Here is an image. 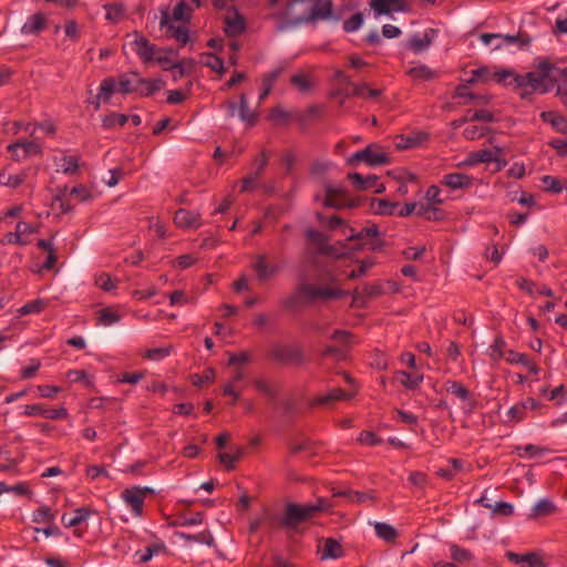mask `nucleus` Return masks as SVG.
I'll list each match as a JSON object with an SVG mask.
<instances>
[{
  "mask_svg": "<svg viewBox=\"0 0 567 567\" xmlns=\"http://www.w3.org/2000/svg\"><path fill=\"white\" fill-rule=\"evenodd\" d=\"M331 14V0H290L285 11L274 17L277 19V31L284 32L303 23L328 19Z\"/></svg>",
  "mask_w": 567,
  "mask_h": 567,
  "instance_id": "obj_1",
  "label": "nucleus"
},
{
  "mask_svg": "<svg viewBox=\"0 0 567 567\" xmlns=\"http://www.w3.org/2000/svg\"><path fill=\"white\" fill-rule=\"evenodd\" d=\"M349 230L350 234L346 240L357 243L351 247L352 250H361L363 248H368L372 251H379L384 247V241L380 238V230L375 224L363 227L358 233H354L353 228L351 227H349Z\"/></svg>",
  "mask_w": 567,
  "mask_h": 567,
  "instance_id": "obj_2",
  "label": "nucleus"
},
{
  "mask_svg": "<svg viewBox=\"0 0 567 567\" xmlns=\"http://www.w3.org/2000/svg\"><path fill=\"white\" fill-rule=\"evenodd\" d=\"M313 509L308 504L288 503L285 506L279 524L286 529H296L299 524L313 517Z\"/></svg>",
  "mask_w": 567,
  "mask_h": 567,
  "instance_id": "obj_3",
  "label": "nucleus"
},
{
  "mask_svg": "<svg viewBox=\"0 0 567 567\" xmlns=\"http://www.w3.org/2000/svg\"><path fill=\"white\" fill-rule=\"evenodd\" d=\"M480 38L484 44H491L493 40H497L498 42L494 45L495 50H499L504 45H517L522 50L529 47L532 43V37L524 31L505 35L499 33H482Z\"/></svg>",
  "mask_w": 567,
  "mask_h": 567,
  "instance_id": "obj_4",
  "label": "nucleus"
},
{
  "mask_svg": "<svg viewBox=\"0 0 567 567\" xmlns=\"http://www.w3.org/2000/svg\"><path fill=\"white\" fill-rule=\"evenodd\" d=\"M379 144H370L364 150L355 152L349 159V165H354L359 162H364L370 166L384 165L390 163V157L381 151Z\"/></svg>",
  "mask_w": 567,
  "mask_h": 567,
  "instance_id": "obj_5",
  "label": "nucleus"
},
{
  "mask_svg": "<svg viewBox=\"0 0 567 567\" xmlns=\"http://www.w3.org/2000/svg\"><path fill=\"white\" fill-rule=\"evenodd\" d=\"M269 357L280 363H297L303 362V351L299 347L276 343L271 347Z\"/></svg>",
  "mask_w": 567,
  "mask_h": 567,
  "instance_id": "obj_6",
  "label": "nucleus"
},
{
  "mask_svg": "<svg viewBox=\"0 0 567 567\" xmlns=\"http://www.w3.org/2000/svg\"><path fill=\"white\" fill-rule=\"evenodd\" d=\"M326 197L323 205L326 207H332L341 209L344 207H355L359 205L358 200L349 198L347 192L343 188H336L331 185H326Z\"/></svg>",
  "mask_w": 567,
  "mask_h": 567,
  "instance_id": "obj_7",
  "label": "nucleus"
},
{
  "mask_svg": "<svg viewBox=\"0 0 567 567\" xmlns=\"http://www.w3.org/2000/svg\"><path fill=\"white\" fill-rule=\"evenodd\" d=\"M528 86L532 91L539 90L540 93H547L554 85L549 83L545 75H542L537 71L528 72L525 75L515 78V87Z\"/></svg>",
  "mask_w": 567,
  "mask_h": 567,
  "instance_id": "obj_8",
  "label": "nucleus"
},
{
  "mask_svg": "<svg viewBox=\"0 0 567 567\" xmlns=\"http://www.w3.org/2000/svg\"><path fill=\"white\" fill-rule=\"evenodd\" d=\"M153 493L154 491L151 487L134 486L124 489L122 497L131 506L134 514L141 516L146 495H151Z\"/></svg>",
  "mask_w": 567,
  "mask_h": 567,
  "instance_id": "obj_9",
  "label": "nucleus"
},
{
  "mask_svg": "<svg viewBox=\"0 0 567 567\" xmlns=\"http://www.w3.org/2000/svg\"><path fill=\"white\" fill-rule=\"evenodd\" d=\"M8 151L12 153L13 159L19 162L32 155L42 154L41 146L35 141H17L8 145Z\"/></svg>",
  "mask_w": 567,
  "mask_h": 567,
  "instance_id": "obj_10",
  "label": "nucleus"
},
{
  "mask_svg": "<svg viewBox=\"0 0 567 567\" xmlns=\"http://www.w3.org/2000/svg\"><path fill=\"white\" fill-rule=\"evenodd\" d=\"M370 7L377 16L410 11V3L406 0H371Z\"/></svg>",
  "mask_w": 567,
  "mask_h": 567,
  "instance_id": "obj_11",
  "label": "nucleus"
},
{
  "mask_svg": "<svg viewBox=\"0 0 567 567\" xmlns=\"http://www.w3.org/2000/svg\"><path fill=\"white\" fill-rule=\"evenodd\" d=\"M161 27L167 29L169 37L176 39L181 45H185L189 41V32L187 28L183 25H174L171 21V17L167 9L162 10Z\"/></svg>",
  "mask_w": 567,
  "mask_h": 567,
  "instance_id": "obj_12",
  "label": "nucleus"
},
{
  "mask_svg": "<svg viewBox=\"0 0 567 567\" xmlns=\"http://www.w3.org/2000/svg\"><path fill=\"white\" fill-rule=\"evenodd\" d=\"M234 14L226 16L224 19L225 27L224 32L227 37L235 38L243 34L246 31V21L243 14H240L235 8H233Z\"/></svg>",
  "mask_w": 567,
  "mask_h": 567,
  "instance_id": "obj_13",
  "label": "nucleus"
},
{
  "mask_svg": "<svg viewBox=\"0 0 567 567\" xmlns=\"http://www.w3.org/2000/svg\"><path fill=\"white\" fill-rule=\"evenodd\" d=\"M323 545L319 546L318 553L320 554L321 560L337 559L344 555V550L340 542L334 538H324Z\"/></svg>",
  "mask_w": 567,
  "mask_h": 567,
  "instance_id": "obj_14",
  "label": "nucleus"
},
{
  "mask_svg": "<svg viewBox=\"0 0 567 567\" xmlns=\"http://www.w3.org/2000/svg\"><path fill=\"white\" fill-rule=\"evenodd\" d=\"M174 224L179 228H197L200 226V214L181 208L175 212Z\"/></svg>",
  "mask_w": 567,
  "mask_h": 567,
  "instance_id": "obj_15",
  "label": "nucleus"
},
{
  "mask_svg": "<svg viewBox=\"0 0 567 567\" xmlns=\"http://www.w3.org/2000/svg\"><path fill=\"white\" fill-rule=\"evenodd\" d=\"M141 82V76L137 72H128L118 76L117 85L118 92L123 94L136 93Z\"/></svg>",
  "mask_w": 567,
  "mask_h": 567,
  "instance_id": "obj_16",
  "label": "nucleus"
},
{
  "mask_svg": "<svg viewBox=\"0 0 567 567\" xmlns=\"http://www.w3.org/2000/svg\"><path fill=\"white\" fill-rule=\"evenodd\" d=\"M442 184L452 189H464L473 185V178L463 173H450L443 177Z\"/></svg>",
  "mask_w": 567,
  "mask_h": 567,
  "instance_id": "obj_17",
  "label": "nucleus"
},
{
  "mask_svg": "<svg viewBox=\"0 0 567 567\" xmlns=\"http://www.w3.org/2000/svg\"><path fill=\"white\" fill-rule=\"evenodd\" d=\"M300 284L298 285L301 293V299L305 298L307 302H312L318 299V287L308 282V275L305 268H301L298 275Z\"/></svg>",
  "mask_w": 567,
  "mask_h": 567,
  "instance_id": "obj_18",
  "label": "nucleus"
},
{
  "mask_svg": "<svg viewBox=\"0 0 567 567\" xmlns=\"http://www.w3.org/2000/svg\"><path fill=\"white\" fill-rule=\"evenodd\" d=\"M351 396H352L351 394H348L342 389L334 388V389H331L327 394L320 395V396L313 399L310 402V405L311 406H315V405L330 406L336 401L349 400V399H351Z\"/></svg>",
  "mask_w": 567,
  "mask_h": 567,
  "instance_id": "obj_19",
  "label": "nucleus"
},
{
  "mask_svg": "<svg viewBox=\"0 0 567 567\" xmlns=\"http://www.w3.org/2000/svg\"><path fill=\"white\" fill-rule=\"evenodd\" d=\"M136 54L145 62H152L155 59L156 47L146 38L140 37L134 41Z\"/></svg>",
  "mask_w": 567,
  "mask_h": 567,
  "instance_id": "obj_20",
  "label": "nucleus"
},
{
  "mask_svg": "<svg viewBox=\"0 0 567 567\" xmlns=\"http://www.w3.org/2000/svg\"><path fill=\"white\" fill-rule=\"evenodd\" d=\"M436 33V29H429L425 31L422 38L416 35L412 37L409 41V48L415 53L426 50L432 44Z\"/></svg>",
  "mask_w": 567,
  "mask_h": 567,
  "instance_id": "obj_21",
  "label": "nucleus"
},
{
  "mask_svg": "<svg viewBox=\"0 0 567 567\" xmlns=\"http://www.w3.org/2000/svg\"><path fill=\"white\" fill-rule=\"evenodd\" d=\"M506 557L508 560L515 564L528 561L529 567H547L542 557L536 553L516 554L513 551H507Z\"/></svg>",
  "mask_w": 567,
  "mask_h": 567,
  "instance_id": "obj_22",
  "label": "nucleus"
},
{
  "mask_svg": "<svg viewBox=\"0 0 567 567\" xmlns=\"http://www.w3.org/2000/svg\"><path fill=\"white\" fill-rule=\"evenodd\" d=\"M427 134L424 132L414 133L411 135H399L396 136L395 146L398 150H408L420 145L422 142L427 140Z\"/></svg>",
  "mask_w": 567,
  "mask_h": 567,
  "instance_id": "obj_23",
  "label": "nucleus"
},
{
  "mask_svg": "<svg viewBox=\"0 0 567 567\" xmlns=\"http://www.w3.org/2000/svg\"><path fill=\"white\" fill-rule=\"evenodd\" d=\"M348 179L352 182L357 190H367L375 187L379 178L375 175H369L367 177H363L359 173H349Z\"/></svg>",
  "mask_w": 567,
  "mask_h": 567,
  "instance_id": "obj_24",
  "label": "nucleus"
},
{
  "mask_svg": "<svg viewBox=\"0 0 567 567\" xmlns=\"http://www.w3.org/2000/svg\"><path fill=\"white\" fill-rule=\"evenodd\" d=\"M176 536L182 539H185L186 542H197L200 544H205L207 546H215V538L209 529H205L197 534L177 532Z\"/></svg>",
  "mask_w": 567,
  "mask_h": 567,
  "instance_id": "obj_25",
  "label": "nucleus"
},
{
  "mask_svg": "<svg viewBox=\"0 0 567 567\" xmlns=\"http://www.w3.org/2000/svg\"><path fill=\"white\" fill-rule=\"evenodd\" d=\"M45 17L43 13L33 14L27 23L23 24L21 32L25 34H38L45 27Z\"/></svg>",
  "mask_w": 567,
  "mask_h": 567,
  "instance_id": "obj_26",
  "label": "nucleus"
},
{
  "mask_svg": "<svg viewBox=\"0 0 567 567\" xmlns=\"http://www.w3.org/2000/svg\"><path fill=\"white\" fill-rule=\"evenodd\" d=\"M164 86V82L161 79L148 80L141 76L138 85V93L141 96H151L155 92L159 91Z\"/></svg>",
  "mask_w": 567,
  "mask_h": 567,
  "instance_id": "obj_27",
  "label": "nucleus"
},
{
  "mask_svg": "<svg viewBox=\"0 0 567 567\" xmlns=\"http://www.w3.org/2000/svg\"><path fill=\"white\" fill-rule=\"evenodd\" d=\"M493 151L480 150L468 154L466 159L462 163L465 166H474L480 163H491L493 161Z\"/></svg>",
  "mask_w": 567,
  "mask_h": 567,
  "instance_id": "obj_28",
  "label": "nucleus"
},
{
  "mask_svg": "<svg viewBox=\"0 0 567 567\" xmlns=\"http://www.w3.org/2000/svg\"><path fill=\"white\" fill-rule=\"evenodd\" d=\"M106 19L113 23L121 21L125 17L126 8L122 2L106 3Z\"/></svg>",
  "mask_w": 567,
  "mask_h": 567,
  "instance_id": "obj_29",
  "label": "nucleus"
},
{
  "mask_svg": "<svg viewBox=\"0 0 567 567\" xmlns=\"http://www.w3.org/2000/svg\"><path fill=\"white\" fill-rule=\"evenodd\" d=\"M74 514L73 517H68L65 514L62 516V523L66 527L78 526L86 520L91 514V509L87 507H79L74 511Z\"/></svg>",
  "mask_w": 567,
  "mask_h": 567,
  "instance_id": "obj_30",
  "label": "nucleus"
},
{
  "mask_svg": "<svg viewBox=\"0 0 567 567\" xmlns=\"http://www.w3.org/2000/svg\"><path fill=\"white\" fill-rule=\"evenodd\" d=\"M340 248L337 245L326 244L324 247H321L317 250L318 255L331 256L336 259H341L348 256L346 251V244L339 241Z\"/></svg>",
  "mask_w": 567,
  "mask_h": 567,
  "instance_id": "obj_31",
  "label": "nucleus"
},
{
  "mask_svg": "<svg viewBox=\"0 0 567 567\" xmlns=\"http://www.w3.org/2000/svg\"><path fill=\"white\" fill-rule=\"evenodd\" d=\"M374 529L377 536L388 543H393L398 538L396 529L386 523H375Z\"/></svg>",
  "mask_w": 567,
  "mask_h": 567,
  "instance_id": "obj_32",
  "label": "nucleus"
},
{
  "mask_svg": "<svg viewBox=\"0 0 567 567\" xmlns=\"http://www.w3.org/2000/svg\"><path fill=\"white\" fill-rule=\"evenodd\" d=\"M245 453V449L243 446H236L233 454L228 453H219L217 455L220 463L225 465L227 470H234L235 463L239 461Z\"/></svg>",
  "mask_w": 567,
  "mask_h": 567,
  "instance_id": "obj_33",
  "label": "nucleus"
},
{
  "mask_svg": "<svg viewBox=\"0 0 567 567\" xmlns=\"http://www.w3.org/2000/svg\"><path fill=\"white\" fill-rule=\"evenodd\" d=\"M556 512V506L549 499H540L532 509L530 518L548 516Z\"/></svg>",
  "mask_w": 567,
  "mask_h": 567,
  "instance_id": "obj_34",
  "label": "nucleus"
},
{
  "mask_svg": "<svg viewBox=\"0 0 567 567\" xmlns=\"http://www.w3.org/2000/svg\"><path fill=\"white\" fill-rule=\"evenodd\" d=\"M254 268H255L257 276L260 280H266L277 272L276 267L268 266L266 264V258L262 255L257 258V261L254 265Z\"/></svg>",
  "mask_w": 567,
  "mask_h": 567,
  "instance_id": "obj_35",
  "label": "nucleus"
},
{
  "mask_svg": "<svg viewBox=\"0 0 567 567\" xmlns=\"http://www.w3.org/2000/svg\"><path fill=\"white\" fill-rule=\"evenodd\" d=\"M254 386L258 392L265 394L270 400H275L278 395V386L276 384H271L265 379H256L254 381Z\"/></svg>",
  "mask_w": 567,
  "mask_h": 567,
  "instance_id": "obj_36",
  "label": "nucleus"
},
{
  "mask_svg": "<svg viewBox=\"0 0 567 567\" xmlns=\"http://www.w3.org/2000/svg\"><path fill=\"white\" fill-rule=\"evenodd\" d=\"M408 74L414 80H425V81L433 80L436 76V72L431 70L426 65H419V66L411 68L408 71Z\"/></svg>",
  "mask_w": 567,
  "mask_h": 567,
  "instance_id": "obj_37",
  "label": "nucleus"
},
{
  "mask_svg": "<svg viewBox=\"0 0 567 567\" xmlns=\"http://www.w3.org/2000/svg\"><path fill=\"white\" fill-rule=\"evenodd\" d=\"M396 375L400 382L410 390L416 389L423 380V375L411 374L405 371H399Z\"/></svg>",
  "mask_w": 567,
  "mask_h": 567,
  "instance_id": "obj_38",
  "label": "nucleus"
},
{
  "mask_svg": "<svg viewBox=\"0 0 567 567\" xmlns=\"http://www.w3.org/2000/svg\"><path fill=\"white\" fill-rule=\"evenodd\" d=\"M239 117L250 126L257 122V115L248 110L247 97L244 93L240 94Z\"/></svg>",
  "mask_w": 567,
  "mask_h": 567,
  "instance_id": "obj_39",
  "label": "nucleus"
},
{
  "mask_svg": "<svg viewBox=\"0 0 567 567\" xmlns=\"http://www.w3.org/2000/svg\"><path fill=\"white\" fill-rule=\"evenodd\" d=\"M559 70H561L560 66H557L556 64L550 63L549 61H542L538 64L537 72L542 75H545V79L555 85L556 78L551 75L553 72L557 73L559 75Z\"/></svg>",
  "mask_w": 567,
  "mask_h": 567,
  "instance_id": "obj_40",
  "label": "nucleus"
},
{
  "mask_svg": "<svg viewBox=\"0 0 567 567\" xmlns=\"http://www.w3.org/2000/svg\"><path fill=\"white\" fill-rule=\"evenodd\" d=\"M506 347V342L502 336L495 338L494 343L489 348V355L493 361L497 362L501 358L506 357V351H504Z\"/></svg>",
  "mask_w": 567,
  "mask_h": 567,
  "instance_id": "obj_41",
  "label": "nucleus"
},
{
  "mask_svg": "<svg viewBox=\"0 0 567 567\" xmlns=\"http://www.w3.org/2000/svg\"><path fill=\"white\" fill-rule=\"evenodd\" d=\"M128 121V116L120 113H111L102 120L103 127L112 128L115 125L124 126Z\"/></svg>",
  "mask_w": 567,
  "mask_h": 567,
  "instance_id": "obj_42",
  "label": "nucleus"
},
{
  "mask_svg": "<svg viewBox=\"0 0 567 567\" xmlns=\"http://www.w3.org/2000/svg\"><path fill=\"white\" fill-rule=\"evenodd\" d=\"M115 80L114 78H106L101 82L100 92L96 95V99H102L104 102L109 101L112 93L115 91Z\"/></svg>",
  "mask_w": 567,
  "mask_h": 567,
  "instance_id": "obj_43",
  "label": "nucleus"
},
{
  "mask_svg": "<svg viewBox=\"0 0 567 567\" xmlns=\"http://www.w3.org/2000/svg\"><path fill=\"white\" fill-rule=\"evenodd\" d=\"M446 391L465 401L470 398V391L457 381H447L445 383Z\"/></svg>",
  "mask_w": 567,
  "mask_h": 567,
  "instance_id": "obj_44",
  "label": "nucleus"
},
{
  "mask_svg": "<svg viewBox=\"0 0 567 567\" xmlns=\"http://www.w3.org/2000/svg\"><path fill=\"white\" fill-rule=\"evenodd\" d=\"M306 237L309 241L318 246V249L324 247V245L329 241V237L317 229L309 228L306 230Z\"/></svg>",
  "mask_w": 567,
  "mask_h": 567,
  "instance_id": "obj_45",
  "label": "nucleus"
},
{
  "mask_svg": "<svg viewBox=\"0 0 567 567\" xmlns=\"http://www.w3.org/2000/svg\"><path fill=\"white\" fill-rule=\"evenodd\" d=\"M518 76H519V74H516L514 71L507 70V69L497 71L492 74V78L497 83H503L505 85H512L513 83L515 84V78H518Z\"/></svg>",
  "mask_w": 567,
  "mask_h": 567,
  "instance_id": "obj_46",
  "label": "nucleus"
},
{
  "mask_svg": "<svg viewBox=\"0 0 567 567\" xmlns=\"http://www.w3.org/2000/svg\"><path fill=\"white\" fill-rule=\"evenodd\" d=\"M516 451H517L519 456H523L522 452H524L529 457H538V456H542L545 453H548L549 449L540 447V446H537V445H534V444H527L525 446H517Z\"/></svg>",
  "mask_w": 567,
  "mask_h": 567,
  "instance_id": "obj_47",
  "label": "nucleus"
},
{
  "mask_svg": "<svg viewBox=\"0 0 567 567\" xmlns=\"http://www.w3.org/2000/svg\"><path fill=\"white\" fill-rule=\"evenodd\" d=\"M374 202L377 203V207L374 208L375 213L377 214H380V215H393L394 214V210L395 208L398 207V203H394V202H390L388 199H374Z\"/></svg>",
  "mask_w": 567,
  "mask_h": 567,
  "instance_id": "obj_48",
  "label": "nucleus"
},
{
  "mask_svg": "<svg viewBox=\"0 0 567 567\" xmlns=\"http://www.w3.org/2000/svg\"><path fill=\"white\" fill-rule=\"evenodd\" d=\"M290 82L293 86L298 87L301 92H308L312 89V82L303 74L298 73L291 76Z\"/></svg>",
  "mask_w": 567,
  "mask_h": 567,
  "instance_id": "obj_49",
  "label": "nucleus"
},
{
  "mask_svg": "<svg viewBox=\"0 0 567 567\" xmlns=\"http://www.w3.org/2000/svg\"><path fill=\"white\" fill-rule=\"evenodd\" d=\"M45 307V303L41 299L32 300L24 306H22L18 311L21 316L30 315V313H39Z\"/></svg>",
  "mask_w": 567,
  "mask_h": 567,
  "instance_id": "obj_50",
  "label": "nucleus"
},
{
  "mask_svg": "<svg viewBox=\"0 0 567 567\" xmlns=\"http://www.w3.org/2000/svg\"><path fill=\"white\" fill-rule=\"evenodd\" d=\"M25 174L7 175L1 173L0 183L12 188H17L25 181Z\"/></svg>",
  "mask_w": 567,
  "mask_h": 567,
  "instance_id": "obj_51",
  "label": "nucleus"
},
{
  "mask_svg": "<svg viewBox=\"0 0 567 567\" xmlns=\"http://www.w3.org/2000/svg\"><path fill=\"white\" fill-rule=\"evenodd\" d=\"M363 23V14L357 12L343 22V29L346 32L357 31Z\"/></svg>",
  "mask_w": 567,
  "mask_h": 567,
  "instance_id": "obj_52",
  "label": "nucleus"
},
{
  "mask_svg": "<svg viewBox=\"0 0 567 567\" xmlns=\"http://www.w3.org/2000/svg\"><path fill=\"white\" fill-rule=\"evenodd\" d=\"M53 519H54V514L51 512V508L47 507V506H42V507L38 508L33 513V518H32V520L34 523H43V522L52 523Z\"/></svg>",
  "mask_w": 567,
  "mask_h": 567,
  "instance_id": "obj_53",
  "label": "nucleus"
},
{
  "mask_svg": "<svg viewBox=\"0 0 567 567\" xmlns=\"http://www.w3.org/2000/svg\"><path fill=\"white\" fill-rule=\"evenodd\" d=\"M451 556L454 560L463 563L472 559L473 555L470 550L465 548H461L460 546L452 544L451 545Z\"/></svg>",
  "mask_w": 567,
  "mask_h": 567,
  "instance_id": "obj_54",
  "label": "nucleus"
},
{
  "mask_svg": "<svg viewBox=\"0 0 567 567\" xmlns=\"http://www.w3.org/2000/svg\"><path fill=\"white\" fill-rule=\"evenodd\" d=\"M203 56L207 59L205 65L218 73H224V61L214 53H204Z\"/></svg>",
  "mask_w": 567,
  "mask_h": 567,
  "instance_id": "obj_55",
  "label": "nucleus"
},
{
  "mask_svg": "<svg viewBox=\"0 0 567 567\" xmlns=\"http://www.w3.org/2000/svg\"><path fill=\"white\" fill-rule=\"evenodd\" d=\"M346 292L338 288L318 287V298L320 299H339Z\"/></svg>",
  "mask_w": 567,
  "mask_h": 567,
  "instance_id": "obj_56",
  "label": "nucleus"
},
{
  "mask_svg": "<svg viewBox=\"0 0 567 567\" xmlns=\"http://www.w3.org/2000/svg\"><path fill=\"white\" fill-rule=\"evenodd\" d=\"M250 360H251V353L249 351H241L238 353H229V359H228L227 364L229 367L237 365V364L241 365V364L249 363Z\"/></svg>",
  "mask_w": 567,
  "mask_h": 567,
  "instance_id": "obj_57",
  "label": "nucleus"
},
{
  "mask_svg": "<svg viewBox=\"0 0 567 567\" xmlns=\"http://www.w3.org/2000/svg\"><path fill=\"white\" fill-rule=\"evenodd\" d=\"M165 550V545L163 543H155L146 547L145 551L141 555L140 561L141 563H147L152 559V557L159 553Z\"/></svg>",
  "mask_w": 567,
  "mask_h": 567,
  "instance_id": "obj_58",
  "label": "nucleus"
},
{
  "mask_svg": "<svg viewBox=\"0 0 567 567\" xmlns=\"http://www.w3.org/2000/svg\"><path fill=\"white\" fill-rule=\"evenodd\" d=\"M542 182L545 185L546 190H549V192H553L556 194L560 193L564 188V186L561 185V183L558 178L549 176V175H545L542 178Z\"/></svg>",
  "mask_w": 567,
  "mask_h": 567,
  "instance_id": "obj_59",
  "label": "nucleus"
},
{
  "mask_svg": "<svg viewBox=\"0 0 567 567\" xmlns=\"http://www.w3.org/2000/svg\"><path fill=\"white\" fill-rule=\"evenodd\" d=\"M63 173L66 175H74L79 169V157L76 156H63Z\"/></svg>",
  "mask_w": 567,
  "mask_h": 567,
  "instance_id": "obj_60",
  "label": "nucleus"
},
{
  "mask_svg": "<svg viewBox=\"0 0 567 567\" xmlns=\"http://www.w3.org/2000/svg\"><path fill=\"white\" fill-rule=\"evenodd\" d=\"M374 265V261L372 259H365L361 260L359 268L357 270H352L347 278L350 280L357 279L359 277H362L367 274L368 269L371 268Z\"/></svg>",
  "mask_w": 567,
  "mask_h": 567,
  "instance_id": "obj_61",
  "label": "nucleus"
},
{
  "mask_svg": "<svg viewBox=\"0 0 567 567\" xmlns=\"http://www.w3.org/2000/svg\"><path fill=\"white\" fill-rule=\"evenodd\" d=\"M268 158H269L268 153L265 150H262L260 152V157L255 159V162H254L255 171L252 172V174L256 175L258 178H260L264 169L268 165Z\"/></svg>",
  "mask_w": 567,
  "mask_h": 567,
  "instance_id": "obj_62",
  "label": "nucleus"
},
{
  "mask_svg": "<svg viewBox=\"0 0 567 567\" xmlns=\"http://www.w3.org/2000/svg\"><path fill=\"white\" fill-rule=\"evenodd\" d=\"M171 353V347L148 349L144 358L148 360H161Z\"/></svg>",
  "mask_w": 567,
  "mask_h": 567,
  "instance_id": "obj_63",
  "label": "nucleus"
},
{
  "mask_svg": "<svg viewBox=\"0 0 567 567\" xmlns=\"http://www.w3.org/2000/svg\"><path fill=\"white\" fill-rule=\"evenodd\" d=\"M289 116V113L285 111L281 106L272 107L269 114L270 120H272L276 124L287 122Z\"/></svg>",
  "mask_w": 567,
  "mask_h": 567,
  "instance_id": "obj_64",
  "label": "nucleus"
}]
</instances>
